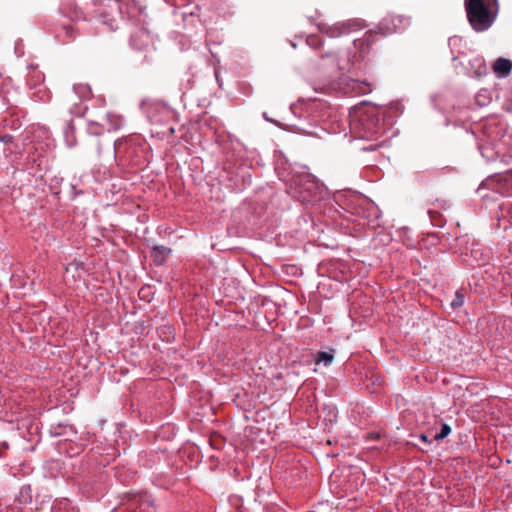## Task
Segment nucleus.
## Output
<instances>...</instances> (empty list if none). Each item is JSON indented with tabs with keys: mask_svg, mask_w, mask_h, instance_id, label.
Returning a JSON list of instances; mask_svg holds the SVG:
<instances>
[{
	"mask_svg": "<svg viewBox=\"0 0 512 512\" xmlns=\"http://www.w3.org/2000/svg\"><path fill=\"white\" fill-rule=\"evenodd\" d=\"M376 148V146H369V147H364L363 150L365 151H372Z\"/></svg>",
	"mask_w": 512,
	"mask_h": 512,
	"instance_id": "obj_23",
	"label": "nucleus"
},
{
	"mask_svg": "<svg viewBox=\"0 0 512 512\" xmlns=\"http://www.w3.org/2000/svg\"><path fill=\"white\" fill-rule=\"evenodd\" d=\"M512 69V62L505 58H498L493 64V71L501 76L507 75Z\"/></svg>",
	"mask_w": 512,
	"mask_h": 512,
	"instance_id": "obj_10",
	"label": "nucleus"
},
{
	"mask_svg": "<svg viewBox=\"0 0 512 512\" xmlns=\"http://www.w3.org/2000/svg\"><path fill=\"white\" fill-rule=\"evenodd\" d=\"M73 129H74L73 124H72V122L70 121V122L67 124V126H66V128H65V130H64V133H65V136H66V138H67V139H68V137H69V133H72V132H73Z\"/></svg>",
	"mask_w": 512,
	"mask_h": 512,
	"instance_id": "obj_18",
	"label": "nucleus"
},
{
	"mask_svg": "<svg viewBox=\"0 0 512 512\" xmlns=\"http://www.w3.org/2000/svg\"><path fill=\"white\" fill-rule=\"evenodd\" d=\"M64 31L66 33V35L70 38L73 37V34H74V29L70 26H64Z\"/></svg>",
	"mask_w": 512,
	"mask_h": 512,
	"instance_id": "obj_20",
	"label": "nucleus"
},
{
	"mask_svg": "<svg viewBox=\"0 0 512 512\" xmlns=\"http://www.w3.org/2000/svg\"><path fill=\"white\" fill-rule=\"evenodd\" d=\"M316 41V38L315 37H310L307 39V43L309 45H314V42Z\"/></svg>",
	"mask_w": 512,
	"mask_h": 512,
	"instance_id": "obj_22",
	"label": "nucleus"
},
{
	"mask_svg": "<svg viewBox=\"0 0 512 512\" xmlns=\"http://www.w3.org/2000/svg\"><path fill=\"white\" fill-rule=\"evenodd\" d=\"M142 150L141 139L137 136L130 135L119 138L115 140L113 144L114 158H123L133 165H136L139 162Z\"/></svg>",
	"mask_w": 512,
	"mask_h": 512,
	"instance_id": "obj_4",
	"label": "nucleus"
},
{
	"mask_svg": "<svg viewBox=\"0 0 512 512\" xmlns=\"http://www.w3.org/2000/svg\"><path fill=\"white\" fill-rule=\"evenodd\" d=\"M333 352H334L333 350H331L329 352H326V351L319 352L317 355V358H316V363L317 364L323 363L325 366L330 365L334 359Z\"/></svg>",
	"mask_w": 512,
	"mask_h": 512,
	"instance_id": "obj_11",
	"label": "nucleus"
},
{
	"mask_svg": "<svg viewBox=\"0 0 512 512\" xmlns=\"http://www.w3.org/2000/svg\"><path fill=\"white\" fill-rule=\"evenodd\" d=\"M289 191L303 203H315L322 198L323 185L308 171L296 172L289 181Z\"/></svg>",
	"mask_w": 512,
	"mask_h": 512,
	"instance_id": "obj_2",
	"label": "nucleus"
},
{
	"mask_svg": "<svg viewBox=\"0 0 512 512\" xmlns=\"http://www.w3.org/2000/svg\"><path fill=\"white\" fill-rule=\"evenodd\" d=\"M263 117H264V119H266L267 121L273 122V121L269 118V115H267L266 113H263Z\"/></svg>",
	"mask_w": 512,
	"mask_h": 512,
	"instance_id": "obj_24",
	"label": "nucleus"
},
{
	"mask_svg": "<svg viewBox=\"0 0 512 512\" xmlns=\"http://www.w3.org/2000/svg\"><path fill=\"white\" fill-rule=\"evenodd\" d=\"M150 41L149 33L145 29H137L130 38V45L133 49L141 50Z\"/></svg>",
	"mask_w": 512,
	"mask_h": 512,
	"instance_id": "obj_7",
	"label": "nucleus"
},
{
	"mask_svg": "<svg viewBox=\"0 0 512 512\" xmlns=\"http://www.w3.org/2000/svg\"><path fill=\"white\" fill-rule=\"evenodd\" d=\"M349 92L355 95H365L371 92L370 84L365 81H360L357 79H350L347 82Z\"/></svg>",
	"mask_w": 512,
	"mask_h": 512,
	"instance_id": "obj_8",
	"label": "nucleus"
},
{
	"mask_svg": "<svg viewBox=\"0 0 512 512\" xmlns=\"http://www.w3.org/2000/svg\"><path fill=\"white\" fill-rule=\"evenodd\" d=\"M382 123L377 115V109L367 106L365 102L349 111L350 133L359 139H371L377 135Z\"/></svg>",
	"mask_w": 512,
	"mask_h": 512,
	"instance_id": "obj_1",
	"label": "nucleus"
},
{
	"mask_svg": "<svg viewBox=\"0 0 512 512\" xmlns=\"http://www.w3.org/2000/svg\"><path fill=\"white\" fill-rule=\"evenodd\" d=\"M418 438H419V440H420L421 442H423L426 446H428V445H430V444H431V441H429V440H428V437H427V435H426V434H423V433H422V434H420V435L418 436Z\"/></svg>",
	"mask_w": 512,
	"mask_h": 512,
	"instance_id": "obj_19",
	"label": "nucleus"
},
{
	"mask_svg": "<svg viewBox=\"0 0 512 512\" xmlns=\"http://www.w3.org/2000/svg\"><path fill=\"white\" fill-rule=\"evenodd\" d=\"M148 104L149 103L147 102V100H143L141 102V108H142L143 112L146 113V114H147V106H148Z\"/></svg>",
	"mask_w": 512,
	"mask_h": 512,
	"instance_id": "obj_21",
	"label": "nucleus"
},
{
	"mask_svg": "<svg viewBox=\"0 0 512 512\" xmlns=\"http://www.w3.org/2000/svg\"><path fill=\"white\" fill-rule=\"evenodd\" d=\"M464 304V296L459 292H456L454 299L451 301L450 305L452 308L456 309L461 307Z\"/></svg>",
	"mask_w": 512,
	"mask_h": 512,
	"instance_id": "obj_16",
	"label": "nucleus"
},
{
	"mask_svg": "<svg viewBox=\"0 0 512 512\" xmlns=\"http://www.w3.org/2000/svg\"><path fill=\"white\" fill-rule=\"evenodd\" d=\"M337 65H338V68H339L340 70H345V69H346L345 67L341 66L339 63H338Z\"/></svg>",
	"mask_w": 512,
	"mask_h": 512,
	"instance_id": "obj_25",
	"label": "nucleus"
},
{
	"mask_svg": "<svg viewBox=\"0 0 512 512\" xmlns=\"http://www.w3.org/2000/svg\"><path fill=\"white\" fill-rule=\"evenodd\" d=\"M61 429H62L61 425L52 426L50 429V433L54 437L61 436V435H63V432L61 431Z\"/></svg>",
	"mask_w": 512,
	"mask_h": 512,
	"instance_id": "obj_17",
	"label": "nucleus"
},
{
	"mask_svg": "<svg viewBox=\"0 0 512 512\" xmlns=\"http://www.w3.org/2000/svg\"><path fill=\"white\" fill-rule=\"evenodd\" d=\"M375 35H376V33H374L373 31H368L365 33V35L362 39H355L354 44L356 46H362L364 44L369 46L370 44L373 43Z\"/></svg>",
	"mask_w": 512,
	"mask_h": 512,
	"instance_id": "obj_13",
	"label": "nucleus"
},
{
	"mask_svg": "<svg viewBox=\"0 0 512 512\" xmlns=\"http://www.w3.org/2000/svg\"><path fill=\"white\" fill-rule=\"evenodd\" d=\"M410 20L404 16L393 15L384 18L379 24V30L381 34H391L394 32L401 31L409 26Z\"/></svg>",
	"mask_w": 512,
	"mask_h": 512,
	"instance_id": "obj_5",
	"label": "nucleus"
},
{
	"mask_svg": "<svg viewBox=\"0 0 512 512\" xmlns=\"http://www.w3.org/2000/svg\"><path fill=\"white\" fill-rule=\"evenodd\" d=\"M107 120L109 122V127H108L109 131L118 130L123 125V119H122L121 116H118V115H110V114H108L107 115Z\"/></svg>",
	"mask_w": 512,
	"mask_h": 512,
	"instance_id": "obj_12",
	"label": "nucleus"
},
{
	"mask_svg": "<svg viewBox=\"0 0 512 512\" xmlns=\"http://www.w3.org/2000/svg\"><path fill=\"white\" fill-rule=\"evenodd\" d=\"M451 433V427L448 424H443L439 433H436L434 440L440 441L446 438Z\"/></svg>",
	"mask_w": 512,
	"mask_h": 512,
	"instance_id": "obj_14",
	"label": "nucleus"
},
{
	"mask_svg": "<svg viewBox=\"0 0 512 512\" xmlns=\"http://www.w3.org/2000/svg\"><path fill=\"white\" fill-rule=\"evenodd\" d=\"M362 28V24L358 20H348L346 22L337 23L327 30L330 37H339Z\"/></svg>",
	"mask_w": 512,
	"mask_h": 512,
	"instance_id": "obj_6",
	"label": "nucleus"
},
{
	"mask_svg": "<svg viewBox=\"0 0 512 512\" xmlns=\"http://www.w3.org/2000/svg\"><path fill=\"white\" fill-rule=\"evenodd\" d=\"M74 92L80 94L83 98H88L90 95V89L87 85L79 84L74 86Z\"/></svg>",
	"mask_w": 512,
	"mask_h": 512,
	"instance_id": "obj_15",
	"label": "nucleus"
},
{
	"mask_svg": "<svg viewBox=\"0 0 512 512\" xmlns=\"http://www.w3.org/2000/svg\"><path fill=\"white\" fill-rule=\"evenodd\" d=\"M171 253V249L165 246H154L151 251V257L156 265H162L169 254Z\"/></svg>",
	"mask_w": 512,
	"mask_h": 512,
	"instance_id": "obj_9",
	"label": "nucleus"
},
{
	"mask_svg": "<svg viewBox=\"0 0 512 512\" xmlns=\"http://www.w3.org/2000/svg\"><path fill=\"white\" fill-rule=\"evenodd\" d=\"M465 10L469 24L476 32L488 30L496 19V14L491 12L484 0H465Z\"/></svg>",
	"mask_w": 512,
	"mask_h": 512,
	"instance_id": "obj_3",
	"label": "nucleus"
}]
</instances>
